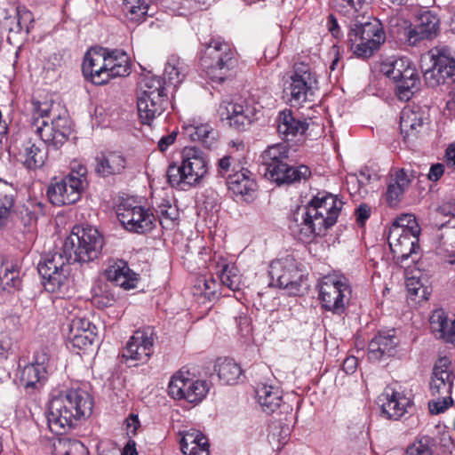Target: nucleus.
Returning <instances> with one entry per match:
<instances>
[{
    "instance_id": "nucleus-1",
    "label": "nucleus",
    "mask_w": 455,
    "mask_h": 455,
    "mask_svg": "<svg viewBox=\"0 0 455 455\" xmlns=\"http://www.w3.org/2000/svg\"><path fill=\"white\" fill-rule=\"evenodd\" d=\"M342 207L343 202L337 196L320 192L291 214L289 228L299 240L310 242L335 225Z\"/></svg>"
},
{
    "instance_id": "nucleus-2",
    "label": "nucleus",
    "mask_w": 455,
    "mask_h": 455,
    "mask_svg": "<svg viewBox=\"0 0 455 455\" xmlns=\"http://www.w3.org/2000/svg\"><path fill=\"white\" fill-rule=\"evenodd\" d=\"M93 408V398L82 387H71L53 394L49 403L47 421L52 433L62 435L76 423L88 418Z\"/></svg>"
},
{
    "instance_id": "nucleus-3",
    "label": "nucleus",
    "mask_w": 455,
    "mask_h": 455,
    "mask_svg": "<svg viewBox=\"0 0 455 455\" xmlns=\"http://www.w3.org/2000/svg\"><path fill=\"white\" fill-rule=\"evenodd\" d=\"M372 0H337L336 6L347 8V12L355 14L361 12L364 18V12ZM356 16V18H358ZM386 36L381 23L372 19L367 21H360L357 19L349 27L347 33V44L353 53L363 59L370 58L385 42Z\"/></svg>"
},
{
    "instance_id": "nucleus-4",
    "label": "nucleus",
    "mask_w": 455,
    "mask_h": 455,
    "mask_svg": "<svg viewBox=\"0 0 455 455\" xmlns=\"http://www.w3.org/2000/svg\"><path fill=\"white\" fill-rule=\"evenodd\" d=\"M31 127L47 146L58 149L68 140L69 118L67 109L53 100L32 101Z\"/></svg>"
},
{
    "instance_id": "nucleus-5",
    "label": "nucleus",
    "mask_w": 455,
    "mask_h": 455,
    "mask_svg": "<svg viewBox=\"0 0 455 455\" xmlns=\"http://www.w3.org/2000/svg\"><path fill=\"white\" fill-rule=\"evenodd\" d=\"M260 157L264 176L277 185L306 180L311 175L308 166L293 164L291 149L286 142L268 146Z\"/></svg>"
},
{
    "instance_id": "nucleus-6",
    "label": "nucleus",
    "mask_w": 455,
    "mask_h": 455,
    "mask_svg": "<svg viewBox=\"0 0 455 455\" xmlns=\"http://www.w3.org/2000/svg\"><path fill=\"white\" fill-rule=\"evenodd\" d=\"M207 173L208 161L204 152L196 147H186L181 152V164H170L166 177L172 187L184 189L185 186L199 185Z\"/></svg>"
},
{
    "instance_id": "nucleus-7",
    "label": "nucleus",
    "mask_w": 455,
    "mask_h": 455,
    "mask_svg": "<svg viewBox=\"0 0 455 455\" xmlns=\"http://www.w3.org/2000/svg\"><path fill=\"white\" fill-rule=\"evenodd\" d=\"M164 81L156 76L147 75L140 83L137 97L139 118L143 124L151 125L166 110L169 98Z\"/></svg>"
},
{
    "instance_id": "nucleus-8",
    "label": "nucleus",
    "mask_w": 455,
    "mask_h": 455,
    "mask_svg": "<svg viewBox=\"0 0 455 455\" xmlns=\"http://www.w3.org/2000/svg\"><path fill=\"white\" fill-rule=\"evenodd\" d=\"M63 251V246L57 251L49 252L39 261L37 270L44 280V289L52 293L64 296L70 286L69 267L73 261L72 257H68Z\"/></svg>"
},
{
    "instance_id": "nucleus-9",
    "label": "nucleus",
    "mask_w": 455,
    "mask_h": 455,
    "mask_svg": "<svg viewBox=\"0 0 455 455\" xmlns=\"http://www.w3.org/2000/svg\"><path fill=\"white\" fill-rule=\"evenodd\" d=\"M103 244V236L95 228L75 227L64 241L63 251L73 262L87 263L99 257Z\"/></svg>"
},
{
    "instance_id": "nucleus-10",
    "label": "nucleus",
    "mask_w": 455,
    "mask_h": 455,
    "mask_svg": "<svg viewBox=\"0 0 455 455\" xmlns=\"http://www.w3.org/2000/svg\"><path fill=\"white\" fill-rule=\"evenodd\" d=\"M235 63V50L228 42L218 37L212 38L206 44L201 58V66L212 81H224Z\"/></svg>"
},
{
    "instance_id": "nucleus-11",
    "label": "nucleus",
    "mask_w": 455,
    "mask_h": 455,
    "mask_svg": "<svg viewBox=\"0 0 455 455\" xmlns=\"http://www.w3.org/2000/svg\"><path fill=\"white\" fill-rule=\"evenodd\" d=\"M315 89L317 77L312 68L305 62L295 63L283 87V93L290 105L299 107L311 101Z\"/></svg>"
},
{
    "instance_id": "nucleus-12",
    "label": "nucleus",
    "mask_w": 455,
    "mask_h": 455,
    "mask_svg": "<svg viewBox=\"0 0 455 455\" xmlns=\"http://www.w3.org/2000/svg\"><path fill=\"white\" fill-rule=\"evenodd\" d=\"M380 71L396 84V94L401 100H409L419 89L418 72L406 59L383 61Z\"/></svg>"
},
{
    "instance_id": "nucleus-13",
    "label": "nucleus",
    "mask_w": 455,
    "mask_h": 455,
    "mask_svg": "<svg viewBox=\"0 0 455 455\" xmlns=\"http://www.w3.org/2000/svg\"><path fill=\"white\" fill-rule=\"evenodd\" d=\"M432 62L423 77L430 87L450 84L455 80V57L451 49L446 45H437L429 50Z\"/></svg>"
},
{
    "instance_id": "nucleus-14",
    "label": "nucleus",
    "mask_w": 455,
    "mask_h": 455,
    "mask_svg": "<svg viewBox=\"0 0 455 455\" xmlns=\"http://www.w3.org/2000/svg\"><path fill=\"white\" fill-rule=\"evenodd\" d=\"M319 299L325 310L340 315L348 304L351 289L344 276L325 275L318 284Z\"/></svg>"
},
{
    "instance_id": "nucleus-15",
    "label": "nucleus",
    "mask_w": 455,
    "mask_h": 455,
    "mask_svg": "<svg viewBox=\"0 0 455 455\" xmlns=\"http://www.w3.org/2000/svg\"><path fill=\"white\" fill-rule=\"evenodd\" d=\"M116 215L128 231L138 234L152 230L156 222L152 212L141 206L133 197L121 200L116 208Z\"/></svg>"
},
{
    "instance_id": "nucleus-16",
    "label": "nucleus",
    "mask_w": 455,
    "mask_h": 455,
    "mask_svg": "<svg viewBox=\"0 0 455 455\" xmlns=\"http://www.w3.org/2000/svg\"><path fill=\"white\" fill-rule=\"evenodd\" d=\"M268 274L273 285L286 289L292 295L300 291L303 273L292 256L287 255L273 260L269 265Z\"/></svg>"
},
{
    "instance_id": "nucleus-17",
    "label": "nucleus",
    "mask_w": 455,
    "mask_h": 455,
    "mask_svg": "<svg viewBox=\"0 0 455 455\" xmlns=\"http://www.w3.org/2000/svg\"><path fill=\"white\" fill-rule=\"evenodd\" d=\"M218 115L221 121L237 132L247 130L257 119L255 106L244 100L239 101L223 100L218 108Z\"/></svg>"
},
{
    "instance_id": "nucleus-18",
    "label": "nucleus",
    "mask_w": 455,
    "mask_h": 455,
    "mask_svg": "<svg viewBox=\"0 0 455 455\" xmlns=\"http://www.w3.org/2000/svg\"><path fill=\"white\" fill-rule=\"evenodd\" d=\"M84 188L82 182L73 176H65L47 189V196L50 202L58 206L72 204L76 203L82 195Z\"/></svg>"
},
{
    "instance_id": "nucleus-19",
    "label": "nucleus",
    "mask_w": 455,
    "mask_h": 455,
    "mask_svg": "<svg viewBox=\"0 0 455 455\" xmlns=\"http://www.w3.org/2000/svg\"><path fill=\"white\" fill-rule=\"evenodd\" d=\"M439 215L451 217L447 221L435 223L441 231L439 235L440 246L447 252L451 264H455V203H444L437 209Z\"/></svg>"
},
{
    "instance_id": "nucleus-20",
    "label": "nucleus",
    "mask_w": 455,
    "mask_h": 455,
    "mask_svg": "<svg viewBox=\"0 0 455 455\" xmlns=\"http://www.w3.org/2000/svg\"><path fill=\"white\" fill-rule=\"evenodd\" d=\"M455 373L451 368V361L443 357L434 366L431 381L430 393L433 397L444 396L450 399L452 393Z\"/></svg>"
},
{
    "instance_id": "nucleus-21",
    "label": "nucleus",
    "mask_w": 455,
    "mask_h": 455,
    "mask_svg": "<svg viewBox=\"0 0 455 455\" xmlns=\"http://www.w3.org/2000/svg\"><path fill=\"white\" fill-rule=\"evenodd\" d=\"M378 403L382 413L388 419H398L408 411V408L411 407L412 401L404 391L388 386L378 397Z\"/></svg>"
},
{
    "instance_id": "nucleus-22",
    "label": "nucleus",
    "mask_w": 455,
    "mask_h": 455,
    "mask_svg": "<svg viewBox=\"0 0 455 455\" xmlns=\"http://www.w3.org/2000/svg\"><path fill=\"white\" fill-rule=\"evenodd\" d=\"M14 156L25 168L36 170L43 167L48 157V152L42 143H36L32 140L22 141L14 148Z\"/></svg>"
},
{
    "instance_id": "nucleus-23",
    "label": "nucleus",
    "mask_w": 455,
    "mask_h": 455,
    "mask_svg": "<svg viewBox=\"0 0 455 455\" xmlns=\"http://www.w3.org/2000/svg\"><path fill=\"white\" fill-rule=\"evenodd\" d=\"M419 235H403L399 230L388 234V244L398 263L403 264L410 258H412V261L416 259L414 256L418 255L419 250Z\"/></svg>"
},
{
    "instance_id": "nucleus-24",
    "label": "nucleus",
    "mask_w": 455,
    "mask_h": 455,
    "mask_svg": "<svg viewBox=\"0 0 455 455\" xmlns=\"http://www.w3.org/2000/svg\"><path fill=\"white\" fill-rule=\"evenodd\" d=\"M256 396L265 412L270 414L280 409V412L285 414L286 421L289 420L288 417H291L292 407L283 401L282 391L279 387L262 384L257 387Z\"/></svg>"
},
{
    "instance_id": "nucleus-25",
    "label": "nucleus",
    "mask_w": 455,
    "mask_h": 455,
    "mask_svg": "<svg viewBox=\"0 0 455 455\" xmlns=\"http://www.w3.org/2000/svg\"><path fill=\"white\" fill-rule=\"evenodd\" d=\"M105 48H92L85 56L82 66L83 74L94 84L101 85L108 83L104 54Z\"/></svg>"
},
{
    "instance_id": "nucleus-26",
    "label": "nucleus",
    "mask_w": 455,
    "mask_h": 455,
    "mask_svg": "<svg viewBox=\"0 0 455 455\" xmlns=\"http://www.w3.org/2000/svg\"><path fill=\"white\" fill-rule=\"evenodd\" d=\"M227 184L229 191L245 201L253 200L257 191V183L251 172L245 168L228 175Z\"/></svg>"
},
{
    "instance_id": "nucleus-27",
    "label": "nucleus",
    "mask_w": 455,
    "mask_h": 455,
    "mask_svg": "<svg viewBox=\"0 0 455 455\" xmlns=\"http://www.w3.org/2000/svg\"><path fill=\"white\" fill-rule=\"evenodd\" d=\"M398 339L395 331H380L368 345V356L371 360L379 361L395 355Z\"/></svg>"
},
{
    "instance_id": "nucleus-28",
    "label": "nucleus",
    "mask_w": 455,
    "mask_h": 455,
    "mask_svg": "<svg viewBox=\"0 0 455 455\" xmlns=\"http://www.w3.org/2000/svg\"><path fill=\"white\" fill-rule=\"evenodd\" d=\"M94 162V171L102 178L121 174L127 164L123 155L112 151L99 153L95 156Z\"/></svg>"
},
{
    "instance_id": "nucleus-29",
    "label": "nucleus",
    "mask_w": 455,
    "mask_h": 455,
    "mask_svg": "<svg viewBox=\"0 0 455 455\" xmlns=\"http://www.w3.org/2000/svg\"><path fill=\"white\" fill-rule=\"evenodd\" d=\"M105 275L109 282L124 290L136 288L139 281L138 275L130 269L128 264L123 260L110 266L106 270Z\"/></svg>"
},
{
    "instance_id": "nucleus-30",
    "label": "nucleus",
    "mask_w": 455,
    "mask_h": 455,
    "mask_svg": "<svg viewBox=\"0 0 455 455\" xmlns=\"http://www.w3.org/2000/svg\"><path fill=\"white\" fill-rule=\"evenodd\" d=\"M20 267L17 262L4 260L0 265V293H12L21 288Z\"/></svg>"
},
{
    "instance_id": "nucleus-31",
    "label": "nucleus",
    "mask_w": 455,
    "mask_h": 455,
    "mask_svg": "<svg viewBox=\"0 0 455 455\" xmlns=\"http://www.w3.org/2000/svg\"><path fill=\"white\" fill-rule=\"evenodd\" d=\"M180 449L184 455H209V443L199 430L190 429L184 432L180 440Z\"/></svg>"
},
{
    "instance_id": "nucleus-32",
    "label": "nucleus",
    "mask_w": 455,
    "mask_h": 455,
    "mask_svg": "<svg viewBox=\"0 0 455 455\" xmlns=\"http://www.w3.org/2000/svg\"><path fill=\"white\" fill-rule=\"evenodd\" d=\"M276 122L278 133L286 140L303 134L308 129V123L296 119L290 110L280 112Z\"/></svg>"
},
{
    "instance_id": "nucleus-33",
    "label": "nucleus",
    "mask_w": 455,
    "mask_h": 455,
    "mask_svg": "<svg viewBox=\"0 0 455 455\" xmlns=\"http://www.w3.org/2000/svg\"><path fill=\"white\" fill-rule=\"evenodd\" d=\"M104 62L106 64V73L108 74V82L117 76H125L130 74L129 57L124 52L114 50L104 54Z\"/></svg>"
},
{
    "instance_id": "nucleus-34",
    "label": "nucleus",
    "mask_w": 455,
    "mask_h": 455,
    "mask_svg": "<svg viewBox=\"0 0 455 455\" xmlns=\"http://www.w3.org/2000/svg\"><path fill=\"white\" fill-rule=\"evenodd\" d=\"M184 130L191 140L200 142L208 148L216 147L218 143L219 132L209 124H189Z\"/></svg>"
},
{
    "instance_id": "nucleus-35",
    "label": "nucleus",
    "mask_w": 455,
    "mask_h": 455,
    "mask_svg": "<svg viewBox=\"0 0 455 455\" xmlns=\"http://www.w3.org/2000/svg\"><path fill=\"white\" fill-rule=\"evenodd\" d=\"M423 116L419 111L403 108L400 116V130L404 139L416 137L423 126Z\"/></svg>"
},
{
    "instance_id": "nucleus-36",
    "label": "nucleus",
    "mask_w": 455,
    "mask_h": 455,
    "mask_svg": "<svg viewBox=\"0 0 455 455\" xmlns=\"http://www.w3.org/2000/svg\"><path fill=\"white\" fill-rule=\"evenodd\" d=\"M448 320V315L443 309L438 308L433 311L429 318L430 329L432 333L437 338L446 342H455V319L453 320V331L450 333L444 331V325Z\"/></svg>"
},
{
    "instance_id": "nucleus-37",
    "label": "nucleus",
    "mask_w": 455,
    "mask_h": 455,
    "mask_svg": "<svg viewBox=\"0 0 455 455\" xmlns=\"http://www.w3.org/2000/svg\"><path fill=\"white\" fill-rule=\"evenodd\" d=\"M215 371L223 383L231 385L237 382L242 375L240 365L233 359H219L215 364Z\"/></svg>"
},
{
    "instance_id": "nucleus-38",
    "label": "nucleus",
    "mask_w": 455,
    "mask_h": 455,
    "mask_svg": "<svg viewBox=\"0 0 455 455\" xmlns=\"http://www.w3.org/2000/svg\"><path fill=\"white\" fill-rule=\"evenodd\" d=\"M46 368L28 363L21 371L20 383L26 389H37L46 379Z\"/></svg>"
},
{
    "instance_id": "nucleus-39",
    "label": "nucleus",
    "mask_w": 455,
    "mask_h": 455,
    "mask_svg": "<svg viewBox=\"0 0 455 455\" xmlns=\"http://www.w3.org/2000/svg\"><path fill=\"white\" fill-rule=\"evenodd\" d=\"M187 73L188 66L179 56L172 55L169 57L164 68V76L171 84L174 86L180 84L184 80Z\"/></svg>"
},
{
    "instance_id": "nucleus-40",
    "label": "nucleus",
    "mask_w": 455,
    "mask_h": 455,
    "mask_svg": "<svg viewBox=\"0 0 455 455\" xmlns=\"http://www.w3.org/2000/svg\"><path fill=\"white\" fill-rule=\"evenodd\" d=\"M149 6L144 0H124L123 12L126 18L135 23L143 22Z\"/></svg>"
},
{
    "instance_id": "nucleus-41",
    "label": "nucleus",
    "mask_w": 455,
    "mask_h": 455,
    "mask_svg": "<svg viewBox=\"0 0 455 455\" xmlns=\"http://www.w3.org/2000/svg\"><path fill=\"white\" fill-rule=\"evenodd\" d=\"M192 378L188 371H179L171 379L168 386V394L176 400H181L188 390V383Z\"/></svg>"
},
{
    "instance_id": "nucleus-42",
    "label": "nucleus",
    "mask_w": 455,
    "mask_h": 455,
    "mask_svg": "<svg viewBox=\"0 0 455 455\" xmlns=\"http://www.w3.org/2000/svg\"><path fill=\"white\" fill-rule=\"evenodd\" d=\"M84 450L81 442L68 437H60L52 442V455H76Z\"/></svg>"
},
{
    "instance_id": "nucleus-43",
    "label": "nucleus",
    "mask_w": 455,
    "mask_h": 455,
    "mask_svg": "<svg viewBox=\"0 0 455 455\" xmlns=\"http://www.w3.org/2000/svg\"><path fill=\"white\" fill-rule=\"evenodd\" d=\"M396 230L403 232V235L420 234V228L415 216L412 214H402L401 216L397 217L390 227L388 234H393Z\"/></svg>"
},
{
    "instance_id": "nucleus-44",
    "label": "nucleus",
    "mask_w": 455,
    "mask_h": 455,
    "mask_svg": "<svg viewBox=\"0 0 455 455\" xmlns=\"http://www.w3.org/2000/svg\"><path fill=\"white\" fill-rule=\"evenodd\" d=\"M416 26L422 30L427 37L435 36L439 29V19L429 11H425L418 17Z\"/></svg>"
},
{
    "instance_id": "nucleus-45",
    "label": "nucleus",
    "mask_w": 455,
    "mask_h": 455,
    "mask_svg": "<svg viewBox=\"0 0 455 455\" xmlns=\"http://www.w3.org/2000/svg\"><path fill=\"white\" fill-rule=\"evenodd\" d=\"M220 282L223 285L231 291H238L241 287V275L238 268L231 264L223 265L220 275Z\"/></svg>"
},
{
    "instance_id": "nucleus-46",
    "label": "nucleus",
    "mask_w": 455,
    "mask_h": 455,
    "mask_svg": "<svg viewBox=\"0 0 455 455\" xmlns=\"http://www.w3.org/2000/svg\"><path fill=\"white\" fill-rule=\"evenodd\" d=\"M208 391L209 387L206 381L192 378L191 382L188 383V390H187L182 399L191 403H197L205 397Z\"/></svg>"
},
{
    "instance_id": "nucleus-47",
    "label": "nucleus",
    "mask_w": 455,
    "mask_h": 455,
    "mask_svg": "<svg viewBox=\"0 0 455 455\" xmlns=\"http://www.w3.org/2000/svg\"><path fill=\"white\" fill-rule=\"evenodd\" d=\"M155 340L154 329L150 326L137 330L130 338L127 344H133L136 347H142V352L153 347Z\"/></svg>"
},
{
    "instance_id": "nucleus-48",
    "label": "nucleus",
    "mask_w": 455,
    "mask_h": 455,
    "mask_svg": "<svg viewBox=\"0 0 455 455\" xmlns=\"http://www.w3.org/2000/svg\"><path fill=\"white\" fill-rule=\"evenodd\" d=\"M156 212L161 225L165 228L173 226L174 221L179 217L177 207L165 200L157 206Z\"/></svg>"
},
{
    "instance_id": "nucleus-49",
    "label": "nucleus",
    "mask_w": 455,
    "mask_h": 455,
    "mask_svg": "<svg viewBox=\"0 0 455 455\" xmlns=\"http://www.w3.org/2000/svg\"><path fill=\"white\" fill-rule=\"evenodd\" d=\"M153 354V347L142 352V347H136L133 344H126L123 356L127 360H132L140 363H146Z\"/></svg>"
},
{
    "instance_id": "nucleus-50",
    "label": "nucleus",
    "mask_w": 455,
    "mask_h": 455,
    "mask_svg": "<svg viewBox=\"0 0 455 455\" xmlns=\"http://www.w3.org/2000/svg\"><path fill=\"white\" fill-rule=\"evenodd\" d=\"M29 206H25L20 211V219L25 227L30 228L36 223L38 215L43 212V204L41 203L31 204Z\"/></svg>"
},
{
    "instance_id": "nucleus-51",
    "label": "nucleus",
    "mask_w": 455,
    "mask_h": 455,
    "mask_svg": "<svg viewBox=\"0 0 455 455\" xmlns=\"http://www.w3.org/2000/svg\"><path fill=\"white\" fill-rule=\"evenodd\" d=\"M97 338L95 331H85V332H69V339L73 347L79 349H85L89 346H92Z\"/></svg>"
},
{
    "instance_id": "nucleus-52",
    "label": "nucleus",
    "mask_w": 455,
    "mask_h": 455,
    "mask_svg": "<svg viewBox=\"0 0 455 455\" xmlns=\"http://www.w3.org/2000/svg\"><path fill=\"white\" fill-rule=\"evenodd\" d=\"M406 288L411 297H419L426 300L428 299L429 292L427 288L423 285L419 278L415 276L408 277L406 279Z\"/></svg>"
},
{
    "instance_id": "nucleus-53",
    "label": "nucleus",
    "mask_w": 455,
    "mask_h": 455,
    "mask_svg": "<svg viewBox=\"0 0 455 455\" xmlns=\"http://www.w3.org/2000/svg\"><path fill=\"white\" fill-rule=\"evenodd\" d=\"M14 207V196L0 194V227L4 226Z\"/></svg>"
},
{
    "instance_id": "nucleus-54",
    "label": "nucleus",
    "mask_w": 455,
    "mask_h": 455,
    "mask_svg": "<svg viewBox=\"0 0 455 455\" xmlns=\"http://www.w3.org/2000/svg\"><path fill=\"white\" fill-rule=\"evenodd\" d=\"M95 325L92 324L91 322L83 317H75L71 320L69 323V332L70 333H78V332H87V331H95Z\"/></svg>"
},
{
    "instance_id": "nucleus-55",
    "label": "nucleus",
    "mask_w": 455,
    "mask_h": 455,
    "mask_svg": "<svg viewBox=\"0 0 455 455\" xmlns=\"http://www.w3.org/2000/svg\"><path fill=\"white\" fill-rule=\"evenodd\" d=\"M415 178L414 172L406 169H401L396 172L394 184L402 188L403 191L408 189L411 180Z\"/></svg>"
},
{
    "instance_id": "nucleus-56",
    "label": "nucleus",
    "mask_w": 455,
    "mask_h": 455,
    "mask_svg": "<svg viewBox=\"0 0 455 455\" xmlns=\"http://www.w3.org/2000/svg\"><path fill=\"white\" fill-rule=\"evenodd\" d=\"M405 455H433V451L427 440L421 439L411 444L407 448Z\"/></svg>"
},
{
    "instance_id": "nucleus-57",
    "label": "nucleus",
    "mask_w": 455,
    "mask_h": 455,
    "mask_svg": "<svg viewBox=\"0 0 455 455\" xmlns=\"http://www.w3.org/2000/svg\"><path fill=\"white\" fill-rule=\"evenodd\" d=\"M275 426L271 427V433L268 435V439L271 442V439L275 440V437H278L277 440L279 442V444L277 445L276 449L280 450L282 449L283 445L284 444L287 437L290 435V427L288 424H283L280 426V431L277 432Z\"/></svg>"
},
{
    "instance_id": "nucleus-58",
    "label": "nucleus",
    "mask_w": 455,
    "mask_h": 455,
    "mask_svg": "<svg viewBox=\"0 0 455 455\" xmlns=\"http://www.w3.org/2000/svg\"><path fill=\"white\" fill-rule=\"evenodd\" d=\"M453 403L452 398L445 399L444 396L435 397L428 403V408L432 414H438L443 412L451 403Z\"/></svg>"
},
{
    "instance_id": "nucleus-59",
    "label": "nucleus",
    "mask_w": 455,
    "mask_h": 455,
    "mask_svg": "<svg viewBox=\"0 0 455 455\" xmlns=\"http://www.w3.org/2000/svg\"><path fill=\"white\" fill-rule=\"evenodd\" d=\"M404 36L410 45H416L420 41L428 39L427 36H425L424 32L419 29L416 25L413 27H409L407 29H405Z\"/></svg>"
},
{
    "instance_id": "nucleus-60",
    "label": "nucleus",
    "mask_w": 455,
    "mask_h": 455,
    "mask_svg": "<svg viewBox=\"0 0 455 455\" xmlns=\"http://www.w3.org/2000/svg\"><path fill=\"white\" fill-rule=\"evenodd\" d=\"M13 20H16V22L20 20V31H24L25 34L29 33L30 25L33 22V16L29 11L18 10Z\"/></svg>"
},
{
    "instance_id": "nucleus-61",
    "label": "nucleus",
    "mask_w": 455,
    "mask_h": 455,
    "mask_svg": "<svg viewBox=\"0 0 455 455\" xmlns=\"http://www.w3.org/2000/svg\"><path fill=\"white\" fill-rule=\"evenodd\" d=\"M404 191L391 182L386 192V199L390 206L396 205Z\"/></svg>"
},
{
    "instance_id": "nucleus-62",
    "label": "nucleus",
    "mask_w": 455,
    "mask_h": 455,
    "mask_svg": "<svg viewBox=\"0 0 455 455\" xmlns=\"http://www.w3.org/2000/svg\"><path fill=\"white\" fill-rule=\"evenodd\" d=\"M50 360V355L46 347L37 350L34 356V361L31 364H36V367L46 368V364Z\"/></svg>"
},
{
    "instance_id": "nucleus-63",
    "label": "nucleus",
    "mask_w": 455,
    "mask_h": 455,
    "mask_svg": "<svg viewBox=\"0 0 455 455\" xmlns=\"http://www.w3.org/2000/svg\"><path fill=\"white\" fill-rule=\"evenodd\" d=\"M356 221L361 225H364L365 221L371 216V208L367 204H360L355 210Z\"/></svg>"
},
{
    "instance_id": "nucleus-64",
    "label": "nucleus",
    "mask_w": 455,
    "mask_h": 455,
    "mask_svg": "<svg viewBox=\"0 0 455 455\" xmlns=\"http://www.w3.org/2000/svg\"><path fill=\"white\" fill-rule=\"evenodd\" d=\"M444 116L448 117H455V90L448 95L446 106L443 109Z\"/></svg>"
}]
</instances>
